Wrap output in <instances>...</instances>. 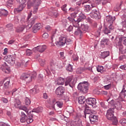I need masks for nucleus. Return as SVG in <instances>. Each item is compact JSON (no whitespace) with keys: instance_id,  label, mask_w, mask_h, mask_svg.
<instances>
[{"instance_id":"obj_56","label":"nucleus","mask_w":126,"mask_h":126,"mask_svg":"<svg viewBox=\"0 0 126 126\" xmlns=\"http://www.w3.org/2000/svg\"><path fill=\"white\" fill-rule=\"evenodd\" d=\"M83 72V68H78L76 70L77 74H80Z\"/></svg>"},{"instance_id":"obj_40","label":"nucleus","mask_w":126,"mask_h":126,"mask_svg":"<svg viewBox=\"0 0 126 126\" xmlns=\"http://www.w3.org/2000/svg\"><path fill=\"white\" fill-rule=\"evenodd\" d=\"M101 28H102L101 27L99 28L98 31H97L96 32H95L94 36L95 37H98L100 36V32H101Z\"/></svg>"},{"instance_id":"obj_17","label":"nucleus","mask_w":126,"mask_h":126,"mask_svg":"<svg viewBox=\"0 0 126 126\" xmlns=\"http://www.w3.org/2000/svg\"><path fill=\"white\" fill-rule=\"evenodd\" d=\"M91 124H94V122L98 121V116L92 114L89 117Z\"/></svg>"},{"instance_id":"obj_51","label":"nucleus","mask_w":126,"mask_h":126,"mask_svg":"<svg viewBox=\"0 0 126 126\" xmlns=\"http://www.w3.org/2000/svg\"><path fill=\"white\" fill-rule=\"evenodd\" d=\"M57 105L59 108H62L63 103L62 101H57L56 102Z\"/></svg>"},{"instance_id":"obj_53","label":"nucleus","mask_w":126,"mask_h":126,"mask_svg":"<svg viewBox=\"0 0 126 126\" xmlns=\"http://www.w3.org/2000/svg\"><path fill=\"white\" fill-rule=\"evenodd\" d=\"M16 1L21 5L26 4L25 3L27 2V0H16Z\"/></svg>"},{"instance_id":"obj_26","label":"nucleus","mask_w":126,"mask_h":126,"mask_svg":"<svg viewBox=\"0 0 126 126\" xmlns=\"http://www.w3.org/2000/svg\"><path fill=\"white\" fill-rule=\"evenodd\" d=\"M116 20L115 17H112L111 16H108L106 18V21L110 24H113L114 21Z\"/></svg>"},{"instance_id":"obj_2","label":"nucleus","mask_w":126,"mask_h":126,"mask_svg":"<svg viewBox=\"0 0 126 126\" xmlns=\"http://www.w3.org/2000/svg\"><path fill=\"white\" fill-rule=\"evenodd\" d=\"M35 78L36 74L31 76L28 73H23L20 76V79L25 81L27 83H30V82H32L33 80H34Z\"/></svg>"},{"instance_id":"obj_46","label":"nucleus","mask_w":126,"mask_h":126,"mask_svg":"<svg viewBox=\"0 0 126 126\" xmlns=\"http://www.w3.org/2000/svg\"><path fill=\"white\" fill-rule=\"evenodd\" d=\"M35 19L34 18L32 19L31 22H30V24H28V26L29 28H32V25L34 24Z\"/></svg>"},{"instance_id":"obj_34","label":"nucleus","mask_w":126,"mask_h":126,"mask_svg":"<svg viewBox=\"0 0 126 126\" xmlns=\"http://www.w3.org/2000/svg\"><path fill=\"white\" fill-rule=\"evenodd\" d=\"M25 26L24 25L18 26L16 28V32H23V30L25 29Z\"/></svg>"},{"instance_id":"obj_42","label":"nucleus","mask_w":126,"mask_h":126,"mask_svg":"<svg viewBox=\"0 0 126 126\" xmlns=\"http://www.w3.org/2000/svg\"><path fill=\"white\" fill-rule=\"evenodd\" d=\"M42 108L38 107L36 109H33L32 110V112H35V113H39L42 112Z\"/></svg>"},{"instance_id":"obj_1","label":"nucleus","mask_w":126,"mask_h":126,"mask_svg":"<svg viewBox=\"0 0 126 126\" xmlns=\"http://www.w3.org/2000/svg\"><path fill=\"white\" fill-rule=\"evenodd\" d=\"M115 109L114 108H110L107 110L106 117L107 119L109 121H111L113 122V124L114 126H117L118 123V121L117 120L116 117L114 116Z\"/></svg>"},{"instance_id":"obj_38","label":"nucleus","mask_w":126,"mask_h":126,"mask_svg":"<svg viewBox=\"0 0 126 126\" xmlns=\"http://www.w3.org/2000/svg\"><path fill=\"white\" fill-rule=\"evenodd\" d=\"M66 111L69 114H72L74 112V110L72 106H68L66 107Z\"/></svg>"},{"instance_id":"obj_58","label":"nucleus","mask_w":126,"mask_h":126,"mask_svg":"<svg viewBox=\"0 0 126 126\" xmlns=\"http://www.w3.org/2000/svg\"><path fill=\"white\" fill-rule=\"evenodd\" d=\"M67 4H64L62 6L61 8L63 11L66 12L67 9H66Z\"/></svg>"},{"instance_id":"obj_18","label":"nucleus","mask_w":126,"mask_h":126,"mask_svg":"<svg viewBox=\"0 0 126 126\" xmlns=\"http://www.w3.org/2000/svg\"><path fill=\"white\" fill-rule=\"evenodd\" d=\"M7 62L10 63L11 65H13L15 63V59L12 56H7Z\"/></svg>"},{"instance_id":"obj_37","label":"nucleus","mask_w":126,"mask_h":126,"mask_svg":"<svg viewBox=\"0 0 126 126\" xmlns=\"http://www.w3.org/2000/svg\"><path fill=\"white\" fill-rule=\"evenodd\" d=\"M119 42H120L121 43H122V42L126 46V37H119Z\"/></svg>"},{"instance_id":"obj_19","label":"nucleus","mask_w":126,"mask_h":126,"mask_svg":"<svg viewBox=\"0 0 126 126\" xmlns=\"http://www.w3.org/2000/svg\"><path fill=\"white\" fill-rule=\"evenodd\" d=\"M89 4H87L85 5V9L87 11H90L92 8H94L96 6V4H94V3H89V1H88Z\"/></svg>"},{"instance_id":"obj_49","label":"nucleus","mask_w":126,"mask_h":126,"mask_svg":"<svg viewBox=\"0 0 126 126\" xmlns=\"http://www.w3.org/2000/svg\"><path fill=\"white\" fill-rule=\"evenodd\" d=\"M6 28H7L8 30L12 31V30H13V25L11 24H7Z\"/></svg>"},{"instance_id":"obj_20","label":"nucleus","mask_w":126,"mask_h":126,"mask_svg":"<svg viewBox=\"0 0 126 126\" xmlns=\"http://www.w3.org/2000/svg\"><path fill=\"white\" fill-rule=\"evenodd\" d=\"M71 126H83L81 120L74 121L70 123Z\"/></svg>"},{"instance_id":"obj_41","label":"nucleus","mask_w":126,"mask_h":126,"mask_svg":"<svg viewBox=\"0 0 126 126\" xmlns=\"http://www.w3.org/2000/svg\"><path fill=\"white\" fill-rule=\"evenodd\" d=\"M92 110H90V109L86 108L84 111V113L85 114V118H86V115H90L92 114Z\"/></svg>"},{"instance_id":"obj_55","label":"nucleus","mask_w":126,"mask_h":126,"mask_svg":"<svg viewBox=\"0 0 126 126\" xmlns=\"http://www.w3.org/2000/svg\"><path fill=\"white\" fill-rule=\"evenodd\" d=\"M32 54V52L30 49H28L26 50V55L30 56L31 55V54Z\"/></svg>"},{"instance_id":"obj_45","label":"nucleus","mask_w":126,"mask_h":126,"mask_svg":"<svg viewBox=\"0 0 126 126\" xmlns=\"http://www.w3.org/2000/svg\"><path fill=\"white\" fill-rule=\"evenodd\" d=\"M73 26L74 27L76 28V29H77L78 27H79V24L78 22H77V19H75V22L73 23Z\"/></svg>"},{"instance_id":"obj_29","label":"nucleus","mask_w":126,"mask_h":126,"mask_svg":"<svg viewBox=\"0 0 126 126\" xmlns=\"http://www.w3.org/2000/svg\"><path fill=\"white\" fill-rule=\"evenodd\" d=\"M22 118L20 119V122L22 123H25L27 122V116L25 115V113L22 112Z\"/></svg>"},{"instance_id":"obj_39","label":"nucleus","mask_w":126,"mask_h":126,"mask_svg":"<svg viewBox=\"0 0 126 126\" xmlns=\"http://www.w3.org/2000/svg\"><path fill=\"white\" fill-rule=\"evenodd\" d=\"M103 32L105 34H107L111 32V30H109V28H108L107 27H104L103 29Z\"/></svg>"},{"instance_id":"obj_52","label":"nucleus","mask_w":126,"mask_h":126,"mask_svg":"<svg viewBox=\"0 0 126 126\" xmlns=\"http://www.w3.org/2000/svg\"><path fill=\"white\" fill-rule=\"evenodd\" d=\"M103 69V66H98L97 67H96V70L98 72H101Z\"/></svg>"},{"instance_id":"obj_57","label":"nucleus","mask_w":126,"mask_h":126,"mask_svg":"<svg viewBox=\"0 0 126 126\" xmlns=\"http://www.w3.org/2000/svg\"><path fill=\"white\" fill-rule=\"evenodd\" d=\"M111 87H112V85L110 84L107 85H105L103 87L105 89V90H109V89H110Z\"/></svg>"},{"instance_id":"obj_6","label":"nucleus","mask_w":126,"mask_h":126,"mask_svg":"<svg viewBox=\"0 0 126 126\" xmlns=\"http://www.w3.org/2000/svg\"><path fill=\"white\" fill-rule=\"evenodd\" d=\"M76 82V79L72 80L71 77H67L66 78V81L65 82V86H69L71 88L74 86V85L75 84Z\"/></svg>"},{"instance_id":"obj_59","label":"nucleus","mask_w":126,"mask_h":126,"mask_svg":"<svg viewBox=\"0 0 126 126\" xmlns=\"http://www.w3.org/2000/svg\"><path fill=\"white\" fill-rule=\"evenodd\" d=\"M49 37V34L47 32H45L42 34V37L44 39H47Z\"/></svg>"},{"instance_id":"obj_36","label":"nucleus","mask_w":126,"mask_h":126,"mask_svg":"<svg viewBox=\"0 0 126 126\" xmlns=\"http://www.w3.org/2000/svg\"><path fill=\"white\" fill-rule=\"evenodd\" d=\"M74 33L76 35H80V36H81V35L83 34V32L80 30V28H79V27H78V28L76 29Z\"/></svg>"},{"instance_id":"obj_4","label":"nucleus","mask_w":126,"mask_h":126,"mask_svg":"<svg viewBox=\"0 0 126 126\" xmlns=\"http://www.w3.org/2000/svg\"><path fill=\"white\" fill-rule=\"evenodd\" d=\"M122 101H120L119 98L117 99H116L115 101L114 99L110 102L111 105H114L116 109L118 110H121L122 108Z\"/></svg>"},{"instance_id":"obj_43","label":"nucleus","mask_w":126,"mask_h":126,"mask_svg":"<svg viewBox=\"0 0 126 126\" xmlns=\"http://www.w3.org/2000/svg\"><path fill=\"white\" fill-rule=\"evenodd\" d=\"M50 65L51 67L55 68V66L58 65V63H56V61H52L50 63Z\"/></svg>"},{"instance_id":"obj_13","label":"nucleus","mask_w":126,"mask_h":126,"mask_svg":"<svg viewBox=\"0 0 126 126\" xmlns=\"http://www.w3.org/2000/svg\"><path fill=\"white\" fill-rule=\"evenodd\" d=\"M47 48L45 45H39L38 46L35 47L34 49L39 52V53H43Z\"/></svg>"},{"instance_id":"obj_5","label":"nucleus","mask_w":126,"mask_h":126,"mask_svg":"<svg viewBox=\"0 0 126 126\" xmlns=\"http://www.w3.org/2000/svg\"><path fill=\"white\" fill-rule=\"evenodd\" d=\"M66 40L67 38L64 36H61V37H59V41L56 42L57 46L58 47H62L64 46V45L66 44Z\"/></svg>"},{"instance_id":"obj_8","label":"nucleus","mask_w":126,"mask_h":126,"mask_svg":"<svg viewBox=\"0 0 126 126\" xmlns=\"http://www.w3.org/2000/svg\"><path fill=\"white\" fill-rule=\"evenodd\" d=\"M14 106L19 109L24 110L27 113L29 112V110L26 106H21V101L19 99L16 101L15 103H14Z\"/></svg>"},{"instance_id":"obj_14","label":"nucleus","mask_w":126,"mask_h":126,"mask_svg":"<svg viewBox=\"0 0 126 126\" xmlns=\"http://www.w3.org/2000/svg\"><path fill=\"white\" fill-rule=\"evenodd\" d=\"M118 47L119 48V51L121 54H124L126 53V47H124L122 43H120V41L118 42Z\"/></svg>"},{"instance_id":"obj_35","label":"nucleus","mask_w":126,"mask_h":126,"mask_svg":"<svg viewBox=\"0 0 126 126\" xmlns=\"http://www.w3.org/2000/svg\"><path fill=\"white\" fill-rule=\"evenodd\" d=\"M109 55H110V52L109 51L103 52L101 54V56L103 59H105L107 58V57L109 56Z\"/></svg>"},{"instance_id":"obj_47","label":"nucleus","mask_w":126,"mask_h":126,"mask_svg":"<svg viewBox=\"0 0 126 126\" xmlns=\"http://www.w3.org/2000/svg\"><path fill=\"white\" fill-rule=\"evenodd\" d=\"M25 103L26 105H29L31 103V101L29 98H28L27 97L25 98Z\"/></svg>"},{"instance_id":"obj_3","label":"nucleus","mask_w":126,"mask_h":126,"mask_svg":"<svg viewBox=\"0 0 126 126\" xmlns=\"http://www.w3.org/2000/svg\"><path fill=\"white\" fill-rule=\"evenodd\" d=\"M89 85L88 82H86L85 83H80L78 85V89L83 93H87L88 91Z\"/></svg>"},{"instance_id":"obj_16","label":"nucleus","mask_w":126,"mask_h":126,"mask_svg":"<svg viewBox=\"0 0 126 126\" xmlns=\"http://www.w3.org/2000/svg\"><path fill=\"white\" fill-rule=\"evenodd\" d=\"M55 84L57 86H63L64 84V79L63 78L59 77L55 80Z\"/></svg>"},{"instance_id":"obj_33","label":"nucleus","mask_w":126,"mask_h":126,"mask_svg":"<svg viewBox=\"0 0 126 126\" xmlns=\"http://www.w3.org/2000/svg\"><path fill=\"white\" fill-rule=\"evenodd\" d=\"M33 121L32 116H26V122L27 124H31Z\"/></svg>"},{"instance_id":"obj_10","label":"nucleus","mask_w":126,"mask_h":126,"mask_svg":"<svg viewBox=\"0 0 126 126\" xmlns=\"http://www.w3.org/2000/svg\"><path fill=\"white\" fill-rule=\"evenodd\" d=\"M0 69L2 71L6 73V74H8L10 71V69L7 65L6 62H4L2 65H0Z\"/></svg>"},{"instance_id":"obj_22","label":"nucleus","mask_w":126,"mask_h":126,"mask_svg":"<svg viewBox=\"0 0 126 126\" xmlns=\"http://www.w3.org/2000/svg\"><path fill=\"white\" fill-rule=\"evenodd\" d=\"M26 4H21L19 5V6L17 8H15L14 9V13H18L21 12V11L23 10V9L26 7Z\"/></svg>"},{"instance_id":"obj_21","label":"nucleus","mask_w":126,"mask_h":126,"mask_svg":"<svg viewBox=\"0 0 126 126\" xmlns=\"http://www.w3.org/2000/svg\"><path fill=\"white\" fill-rule=\"evenodd\" d=\"M86 102V99L85 96H81L79 97L78 102L80 103V104H83L84 106H87Z\"/></svg>"},{"instance_id":"obj_50","label":"nucleus","mask_w":126,"mask_h":126,"mask_svg":"<svg viewBox=\"0 0 126 126\" xmlns=\"http://www.w3.org/2000/svg\"><path fill=\"white\" fill-rule=\"evenodd\" d=\"M72 58L74 61H77L78 60L79 57L77 56V54H73L72 55Z\"/></svg>"},{"instance_id":"obj_12","label":"nucleus","mask_w":126,"mask_h":126,"mask_svg":"<svg viewBox=\"0 0 126 126\" xmlns=\"http://www.w3.org/2000/svg\"><path fill=\"white\" fill-rule=\"evenodd\" d=\"M55 93L57 95H62L64 93V88L63 87H59L57 88Z\"/></svg>"},{"instance_id":"obj_31","label":"nucleus","mask_w":126,"mask_h":126,"mask_svg":"<svg viewBox=\"0 0 126 126\" xmlns=\"http://www.w3.org/2000/svg\"><path fill=\"white\" fill-rule=\"evenodd\" d=\"M86 18V16H85V15L83 13H81L80 14L79 16H78V19H77V22H78V23H79V22H80V21H82L83 20H84V19Z\"/></svg>"},{"instance_id":"obj_9","label":"nucleus","mask_w":126,"mask_h":126,"mask_svg":"<svg viewBox=\"0 0 126 126\" xmlns=\"http://www.w3.org/2000/svg\"><path fill=\"white\" fill-rule=\"evenodd\" d=\"M87 104L90 105L93 108L96 107V100L95 98H88L86 99Z\"/></svg>"},{"instance_id":"obj_54","label":"nucleus","mask_w":126,"mask_h":126,"mask_svg":"<svg viewBox=\"0 0 126 126\" xmlns=\"http://www.w3.org/2000/svg\"><path fill=\"white\" fill-rule=\"evenodd\" d=\"M66 70H68V71L72 72V70H73L72 66H71V65L69 64L67 66V68H66Z\"/></svg>"},{"instance_id":"obj_25","label":"nucleus","mask_w":126,"mask_h":126,"mask_svg":"<svg viewBox=\"0 0 126 126\" xmlns=\"http://www.w3.org/2000/svg\"><path fill=\"white\" fill-rule=\"evenodd\" d=\"M3 82H4V88L5 89L8 88V87L9 86V84L10 83V78H5L3 80Z\"/></svg>"},{"instance_id":"obj_48","label":"nucleus","mask_w":126,"mask_h":126,"mask_svg":"<svg viewBox=\"0 0 126 126\" xmlns=\"http://www.w3.org/2000/svg\"><path fill=\"white\" fill-rule=\"evenodd\" d=\"M109 40L108 38H103L102 40V42H103L104 44L108 45L109 44Z\"/></svg>"},{"instance_id":"obj_28","label":"nucleus","mask_w":126,"mask_h":126,"mask_svg":"<svg viewBox=\"0 0 126 126\" xmlns=\"http://www.w3.org/2000/svg\"><path fill=\"white\" fill-rule=\"evenodd\" d=\"M49 15L52 16L53 18H57L59 16V14L57 10H54L49 13Z\"/></svg>"},{"instance_id":"obj_7","label":"nucleus","mask_w":126,"mask_h":126,"mask_svg":"<svg viewBox=\"0 0 126 126\" xmlns=\"http://www.w3.org/2000/svg\"><path fill=\"white\" fill-rule=\"evenodd\" d=\"M40 2L39 0H33L31 5L34 6L33 13L35 14L38 11V6L40 5Z\"/></svg>"},{"instance_id":"obj_64","label":"nucleus","mask_w":126,"mask_h":126,"mask_svg":"<svg viewBox=\"0 0 126 126\" xmlns=\"http://www.w3.org/2000/svg\"><path fill=\"white\" fill-rule=\"evenodd\" d=\"M120 68L122 70H126V65H121Z\"/></svg>"},{"instance_id":"obj_27","label":"nucleus","mask_w":126,"mask_h":126,"mask_svg":"<svg viewBox=\"0 0 126 126\" xmlns=\"http://www.w3.org/2000/svg\"><path fill=\"white\" fill-rule=\"evenodd\" d=\"M102 2V4L105 5L108 2V0H95V2L94 4H95V6L98 5L100 2Z\"/></svg>"},{"instance_id":"obj_44","label":"nucleus","mask_w":126,"mask_h":126,"mask_svg":"<svg viewBox=\"0 0 126 126\" xmlns=\"http://www.w3.org/2000/svg\"><path fill=\"white\" fill-rule=\"evenodd\" d=\"M39 62L40 63L41 66H44V65H45L46 64V61L44 60V59H39Z\"/></svg>"},{"instance_id":"obj_62","label":"nucleus","mask_w":126,"mask_h":126,"mask_svg":"<svg viewBox=\"0 0 126 126\" xmlns=\"http://www.w3.org/2000/svg\"><path fill=\"white\" fill-rule=\"evenodd\" d=\"M121 4L119 5H117V6H116L115 8H114V10L115 11H118L120 10V9H121Z\"/></svg>"},{"instance_id":"obj_11","label":"nucleus","mask_w":126,"mask_h":126,"mask_svg":"<svg viewBox=\"0 0 126 126\" xmlns=\"http://www.w3.org/2000/svg\"><path fill=\"white\" fill-rule=\"evenodd\" d=\"M126 90L125 87H124L123 88L122 91L120 93L119 99L123 102V101H124V98L126 97Z\"/></svg>"},{"instance_id":"obj_61","label":"nucleus","mask_w":126,"mask_h":126,"mask_svg":"<svg viewBox=\"0 0 126 126\" xmlns=\"http://www.w3.org/2000/svg\"><path fill=\"white\" fill-rule=\"evenodd\" d=\"M120 123L122 125H124L125 124H126V119L124 118L123 119L120 120Z\"/></svg>"},{"instance_id":"obj_32","label":"nucleus","mask_w":126,"mask_h":126,"mask_svg":"<svg viewBox=\"0 0 126 126\" xmlns=\"http://www.w3.org/2000/svg\"><path fill=\"white\" fill-rule=\"evenodd\" d=\"M18 92H19V91L18 89H15L13 90L12 92L7 91L5 93V94L6 95H9V94H12V95H16V94H18Z\"/></svg>"},{"instance_id":"obj_60","label":"nucleus","mask_w":126,"mask_h":126,"mask_svg":"<svg viewBox=\"0 0 126 126\" xmlns=\"http://www.w3.org/2000/svg\"><path fill=\"white\" fill-rule=\"evenodd\" d=\"M30 93L33 94H36L38 93V92L37 91V90L36 89H32L30 90Z\"/></svg>"},{"instance_id":"obj_30","label":"nucleus","mask_w":126,"mask_h":126,"mask_svg":"<svg viewBox=\"0 0 126 126\" xmlns=\"http://www.w3.org/2000/svg\"><path fill=\"white\" fill-rule=\"evenodd\" d=\"M8 14V12L5 9H0V16H7Z\"/></svg>"},{"instance_id":"obj_15","label":"nucleus","mask_w":126,"mask_h":126,"mask_svg":"<svg viewBox=\"0 0 126 126\" xmlns=\"http://www.w3.org/2000/svg\"><path fill=\"white\" fill-rule=\"evenodd\" d=\"M99 15V13L96 9L93 10L90 14L91 17L94 19L98 18Z\"/></svg>"},{"instance_id":"obj_23","label":"nucleus","mask_w":126,"mask_h":126,"mask_svg":"<svg viewBox=\"0 0 126 126\" xmlns=\"http://www.w3.org/2000/svg\"><path fill=\"white\" fill-rule=\"evenodd\" d=\"M42 26L41 25V24L38 23L35 25L32 28V32L34 33H36L38 30H40L41 28H42Z\"/></svg>"},{"instance_id":"obj_63","label":"nucleus","mask_w":126,"mask_h":126,"mask_svg":"<svg viewBox=\"0 0 126 126\" xmlns=\"http://www.w3.org/2000/svg\"><path fill=\"white\" fill-rule=\"evenodd\" d=\"M71 42V40L69 38H66V44L67 45L70 44Z\"/></svg>"},{"instance_id":"obj_24","label":"nucleus","mask_w":126,"mask_h":126,"mask_svg":"<svg viewBox=\"0 0 126 126\" xmlns=\"http://www.w3.org/2000/svg\"><path fill=\"white\" fill-rule=\"evenodd\" d=\"M90 27L87 24H81V30L82 31L83 33L88 32Z\"/></svg>"}]
</instances>
